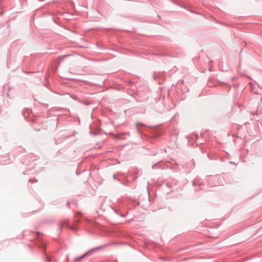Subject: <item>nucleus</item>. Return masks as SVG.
<instances>
[{
	"label": "nucleus",
	"mask_w": 262,
	"mask_h": 262,
	"mask_svg": "<svg viewBox=\"0 0 262 262\" xmlns=\"http://www.w3.org/2000/svg\"><path fill=\"white\" fill-rule=\"evenodd\" d=\"M79 224H81L83 226L86 231L90 233H93L92 229H94L96 226L94 222L84 216H80L78 218L76 222L73 225L70 223L68 219H65L59 223V226L60 230H62L63 228H66L75 231L78 229Z\"/></svg>",
	"instance_id": "obj_1"
},
{
	"label": "nucleus",
	"mask_w": 262,
	"mask_h": 262,
	"mask_svg": "<svg viewBox=\"0 0 262 262\" xmlns=\"http://www.w3.org/2000/svg\"><path fill=\"white\" fill-rule=\"evenodd\" d=\"M136 129L139 134L143 131H147L149 135L148 137L150 140L157 139L163 134V129L159 126H148L142 122H137L135 124Z\"/></svg>",
	"instance_id": "obj_2"
},
{
	"label": "nucleus",
	"mask_w": 262,
	"mask_h": 262,
	"mask_svg": "<svg viewBox=\"0 0 262 262\" xmlns=\"http://www.w3.org/2000/svg\"><path fill=\"white\" fill-rule=\"evenodd\" d=\"M112 208L117 215L123 218L127 217L129 214V211L132 209L131 207H128V204L121 199L118 200L117 203Z\"/></svg>",
	"instance_id": "obj_3"
},
{
	"label": "nucleus",
	"mask_w": 262,
	"mask_h": 262,
	"mask_svg": "<svg viewBox=\"0 0 262 262\" xmlns=\"http://www.w3.org/2000/svg\"><path fill=\"white\" fill-rule=\"evenodd\" d=\"M36 235L34 237L35 245L36 246L38 247L41 250L42 253H43L45 258L48 262H51L53 259V255L52 253H48L46 251V249L47 247V244L45 241L42 239V238L40 236V234H41L40 232H36Z\"/></svg>",
	"instance_id": "obj_4"
},
{
	"label": "nucleus",
	"mask_w": 262,
	"mask_h": 262,
	"mask_svg": "<svg viewBox=\"0 0 262 262\" xmlns=\"http://www.w3.org/2000/svg\"><path fill=\"white\" fill-rule=\"evenodd\" d=\"M107 246V244L103 245L101 246H97L96 247H94L89 250H88L87 252H86L85 253L82 254V255H80L79 256L76 257L74 258V262H80L82 259H83L84 258L89 257L90 255H91L94 252L102 249Z\"/></svg>",
	"instance_id": "obj_5"
},
{
	"label": "nucleus",
	"mask_w": 262,
	"mask_h": 262,
	"mask_svg": "<svg viewBox=\"0 0 262 262\" xmlns=\"http://www.w3.org/2000/svg\"><path fill=\"white\" fill-rule=\"evenodd\" d=\"M219 83L228 85L229 91L231 89V86L229 84H228L227 83L222 82L217 80H215V79L212 78H210L208 79L207 85L209 88L214 87L218 86Z\"/></svg>",
	"instance_id": "obj_6"
},
{
	"label": "nucleus",
	"mask_w": 262,
	"mask_h": 262,
	"mask_svg": "<svg viewBox=\"0 0 262 262\" xmlns=\"http://www.w3.org/2000/svg\"><path fill=\"white\" fill-rule=\"evenodd\" d=\"M168 165L165 163H163L162 161H158L156 163L153 164L151 166L152 169H164L167 168Z\"/></svg>",
	"instance_id": "obj_7"
},
{
	"label": "nucleus",
	"mask_w": 262,
	"mask_h": 262,
	"mask_svg": "<svg viewBox=\"0 0 262 262\" xmlns=\"http://www.w3.org/2000/svg\"><path fill=\"white\" fill-rule=\"evenodd\" d=\"M153 78L154 80L160 79L162 81L164 80V76L163 74L161 73L160 72H154L153 74Z\"/></svg>",
	"instance_id": "obj_8"
},
{
	"label": "nucleus",
	"mask_w": 262,
	"mask_h": 262,
	"mask_svg": "<svg viewBox=\"0 0 262 262\" xmlns=\"http://www.w3.org/2000/svg\"><path fill=\"white\" fill-rule=\"evenodd\" d=\"M96 46L98 48L100 49L112 50V49L111 48H108L106 47L105 45H103L102 43L100 42H97Z\"/></svg>",
	"instance_id": "obj_9"
},
{
	"label": "nucleus",
	"mask_w": 262,
	"mask_h": 262,
	"mask_svg": "<svg viewBox=\"0 0 262 262\" xmlns=\"http://www.w3.org/2000/svg\"><path fill=\"white\" fill-rule=\"evenodd\" d=\"M198 139V135L196 133L191 134L187 136L189 141L190 140H196Z\"/></svg>",
	"instance_id": "obj_10"
},
{
	"label": "nucleus",
	"mask_w": 262,
	"mask_h": 262,
	"mask_svg": "<svg viewBox=\"0 0 262 262\" xmlns=\"http://www.w3.org/2000/svg\"><path fill=\"white\" fill-rule=\"evenodd\" d=\"M5 158L7 159L4 160L0 159V164L5 165L6 164H9L11 162L10 159L8 157V156L6 157Z\"/></svg>",
	"instance_id": "obj_11"
},
{
	"label": "nucleus",
	"mask_w": 262,
	"mask_h": 262,
	"mask_svg": "<svg viewBox=\"0 0 262 262\" xmlns=\"http://www.w3.org/2000/svg\"><path fill=\"white\" fill-rule=\"evenodd\" d=\"M118 180L120 181L122 184L125 186H126L128 183V181L126 180H121L120 179H118Z\"/></svg>",
	"instance_id": "obj_12"
},
{
	"label": "nucleus",
	"mask_w": 262,
	"mask_h": 262,
	"mask_svg": "<svg viewBox=\"0 0 262 262\" xmlns=\"http://www.w3.org/2000/svg\"><path fill=\"white\" fill-rule=\"evenodd\" d=\"M90 133L91 134H93L95 136H96V135H98L100 134V132L98 131V130H95V131H94L92 129H91L90 132Z\"/></svg>",
	"instance_id": "obj_13"
},
{
	"label": "nucleus",
	"mask_w": 262,
	"mask_h": 262,
	"mask_svg": "<svg viewBox=\"0 0 262 262\" xmlns=\"http://www.w3.org/2000/svg\"><path fill=\"white\" fill-rule=\"evenodd\" d=\"M82 100V102H81L83 103L85 105H89L91 104V102L88 101H85V100Z\"/></svg>",
	"instance_id": "obj_14"
},
{
	"label": "nucleus",
	"mask_w": 262,
	"mask_h": 262,
	"mask_svg": "<svg viewBox=\"0 0 262 262\" xmlns=\"http://www.w3.org/2000/svg\"><path fill=\"white\" fill-rule=\"evenodd\" d=\"M71 97H72L74 100H78L79 102H82V100L81 99H78V98L77 96H71Z\"/></svg>",
	"instance_id": "obj_15"
},
{
	"label": "nucleus",
	"mask_w": 262,
	"mask_h": 262,
	"mask_svg": "<svg viewBox=\"0 0 262 262\" xmlns=\"http://www.w3.org/2000/svg\"><path fill=\"white\" fill-rule=\"evenodd\" d=\"M28 181H29V182H30L32 183L37 182V180L35 178L30 179Z\"/></svg>",
	"instance_id": "obj_16"
},
{
	"label": "nucleus",
	"mask_w": 262,
	"mask_h": 262,
	"mask_svg": "<svg viewBox=\"0 0 262 262\" xmlns=\"http://www.w3.org/2000/svg\"><path fill=\"white\" fill-rule=\"evenodd\" d=\"M157 154V151H156V150H153L152 152L148 154V155H151V156H156Z\"/></svg>",
	"instance_id": "obj_17"
},
{
	"label": "nucleus",
	"mask_w": 262,
	"mask_h": 262,
	"mask_svg": "<svg viewBox=\"0 0 262 262\" xmlns=\"http://www.w3.org/2000/svg\"><path fill=\"white\" fill-rule=\"evenodd\" d=\"M148 200L149 202V204H150L152 202V200L150 198L149 193L148 192Z\"/></svg>",
	"instance_id": "obj_18"
},
{
	"label": "nucleus",
	"mask_w": 262,
	"mask_h": 262,
	"mask_svg": "<svg viewBox=\"0 0 262 262\" xmlns=\"http://www.w3.org/2000/svg\"><path fill=\"white\" fill-rule=\"evenodd\" d=\"M70 206V202L68 201L66 204V207H69Z\"/></svg>",
	"instance_id": "obj_19"
},
{
	"label": "nucleus",
	"mask_w": 262,
	"mask_h": 262,
	"mask_svg": "<svg viewBox=\"0 0 262 262\" xmlns=\"http://www.w3.org/2000/svg\"><path fill=\"white\" fill-rule=\"evenodd\" d=\"M117 139H123V138L122 137H121V136L118 135H117Z\"/></svg>",
	"instance_id": "obj_20"
},
{
	"label": "nucleus",
	"mask_w": 262,
	"mask_h": 262,
	"mask_svg": "<svg viewBox=\"0 0 262 262\" xmlns=\"http://www.w3.org/2000/svg\"><path fill=\"white\" fill-rule=\"evenodd\" d=\"M105 30H106V31L107 32H110V31H113V30H112V29H109V28H107V29H106Z\"/></svg>",
	"instance_id": "obj_21"
},
{
	"label": "nucleus",
	"mask_w": 262,
	"mask_h": 262,
	"mask_svg": "<svg viewBox=\"0 0 262 262\" xmlns=\"http://www.w3.org/2000/svg\"><path fill=\"white\" fill-rule=\"evenodd\" d=\"M72 135H67V136H65V138H67V139H68V138H70V137H72Z\"/></svg>",
	"instance_id": "obj_22"
},
{
	"label": "nucleus",
	"mask_w": 262,
	"mask_h": 262,
	"mask_svg": "<svg viewBox=\"0 0 262 262\" xmlns=\"http://www.w3.org/2000/svg\"><path fill=\"white\" fill-rule=\"evenodd\" d=\"M145 109L144 108H143L142 111L140 112L141 113H145Z\"/></svg>",
	"instance_id": "obj_23"
},
{
	"label": "nucleus",
	"mask_w": 262,
	"mask_h": 262,
	"mask_svg": "<svg viewBox=\"0 0 262 262\" xmlns=\"http://www.w3.org/2000/svg\"><path fill=\"white\" fill-rule=\"evenodd\" d=\"M7 97H8V98H11V97H10V94H9V92H8V93H7Z\"/></svg>",
	"instance_id": "obj_24"
},
{
	"label": "nucleus",
	"mask_w": 262,
	"mask_h": 262,
	"mask_svg": "<svg viewBox=\"0 0 262 262\" xmlns=\"http://www.w3.org/2000/svg\"><path fill=\"white\" fill-rule=\"evenodd\" d=\"M161 150L164 151V152L167 153V150L165 148L161 149Z\"/></svg>",
	"instance_id": "obj_25"
},
{
	"label": "nucleus",
	"mask_w": 262,
	"mask_h": 262,
	"mask_svg": "<svg viewBox=\"0 0 262 262\" xmlns=\"http://www.w3.org/2000/svg\"><path fill=\"white\" fill-rule=\"evenodd\" d=\"M80 173H81V172H78V171H76V174L77 175H79Z\"/></svg>",
	"instance_id": "obj_26"
},
{
	"label": "nucleus",
	"mask_w": 262,
	"mask_h": 262,
	"mask_svg": "<svg viewBox=\"0 0 262 262\" xmlns=\"http://www.w3.org/2000/svg\"><path fill=\"white\" fill-rule=\"evenodd\" d=\"M132 220H133V218H132V217L131 219H130L129 220H128L127 221V222H128V223H130V221H131Z\"/></svg>",
	"instance_id": "obj_27"
},
{
	"label": "nucleus",
	"mask_w": 262,
	"mask_h": 262,
	"mask_svg": "<svg viewBox=\"0 0 262 262\" xmlns=\"http://www.w3.org/2000/svg\"><path fill=\"white\" fill-rule=\"evenodd\" d=\"M174 134L175 136H177L178 134V132L176 131V132L174 133Z\"/></svg>",
	"instance_id": "obj_28"
},
{
	"label": "nucleus",
	"mask_w": 262,
	"mask_h": 262,
	"mask_svg": "<svg viewBox=\"0 0 262 262\" xmlns=\"http://www.w3.org/2000/svg\"><path fill=\"white\" fill-rule=\"evenodd\" d=\"M166 185H167V186L168 187L170 188V185H169V184H166Z\"/></svg>",
	"instance_id": "obj_29"
},
{
	"label": "nucleus",
	"mask_w": 262,
	"mask_h": 262,
	"mask_svg": "<svg viewBox=\"0 0 262 262\" xmlns=\"http://www.w3.org/2000/svg\"><path fill=\"white\" fill-rule=\"evenodd\" d=\"M11 90V87L10 86H9V88H8V92L10 91Z\"/></svg>",
	"instance_id": "obj_30"
},
{
	"label": "nucleus",
	"mask_w": 262,
	"mask_h": 262,
	"mask_svg": "<svg viewBox=\"0 0 262 262\" xmlns=\"http://www.w3.org/2000/svg\"><path fill=\"white\" fill-rule=\"evenodd\" d=\"M192 184H193V186H195V182H194V181H193V182Z\"/></svg>",
	"instance_id": "obj_31"
},
{
	"label": "nucleus",
	"mask_w": 262,
	"mask_h": 262,
	"mask_svg": "<svg viewBox=\"0 0 262 262\" xmlns=\"http://www.w3.org/2000/svg\"><path fill=\"white\" fill-rule=\"evenodd\" d=\"M124 134H125V135H129V133H124Z\"/></svg>",
	"instance_id": "obj_32"
},
{
	"label": "nucleus",
	"mask_w": 262,
	"mask_h": 262,
	"mask_svg": "<svg viewBox=\"0 0 262 262\" xmlns=\"http://www.w3.org/2000/svg\"><path fill=\"white\" fill-rule=\"evenodd\" d=\"M113 178H114V179H116V176H115V175H114V176H113Z\"/></svg>",
	"instance_id": "obj_33"
},
{
	"label": "nucleus",
	"mask_w": 262,
	"mask_h": 262,
	"mask_svg": "<svg viewBox=\"0 0 262 262\" xmlns=\"http://www.w3.org/2000/svg\"><path fill=\"white\" fill-rule=\"evenodd\" d=\"M129 84H133V82H132V81H129Z\"/></svg>",
	"instance_id": "obj_34"
},
{
	"label": "nucleus",
	"mask_w": 262,
	"mask_h": 262,
	"mask_svg": "<svg viewBox=\"0 0 262 262\" xmlns=\"http://www.w3.org/2000/svg\"><path fill=\"white\" fill-rule=\"evenodd\" d=\"M32 170V169H31V168H28V169H27V171H28H28H30V170Z\"/></svg>",
	"instance_id": "obj_35"
},
{
	"label": "nucleus",
	"mask_w": 262,
	"mask_h": 262,
	"mask_svg": "<svg viewBox=\"0 0 262 262\" xmlns=\"http://www.w3.org/2000/svg\"><path fill=\"white\" fill-rule=\"evenodd\" d=\"M230 163H231V164H235V163H234L233 162H231V161L230 162Z\"/></svg>",
	"instance_id": "obj_36"
},
{
	"label": "nucleus",
	"mask_w": 262,
	"mask_h": 262,
	"mask_svg": "<svg viewBox=\"0 0 262 262\" xmlns=\"http://www.w3.org/2000/svg\"><path fill=\"white\" fill-rule=\"evenodd\" d=\"M3 0H0V3H2L3 2Z\"/></svg>",
	"instance_id": "obj_37"
},
{
	"label": "nucleus",
	"mask_w": 262,
	"mask_h": 262,
	"mask_svg": "<svg viewBox=\"0 0 262 262\" xmlns=\"http://www.w3.org/2000/svg\"><path fill=\"white\" fill-rule=\"evenodd\" d=\"M68 14V13L67 12H63V14Z\"/></svg>",
	"instance_id": "obj_38"
},
{
	"label": "nucleus",
	"mask_w": 262,
	"mask_h": 262,
	"mask_svg": "<svg viewBox=\"0 0 262 262\" xmlns=\"http://www.w3.org/2000/svg\"><path fill=\"white\" fill-rule=\"evenodd\" d=\"M137 178V177H135V178L133 179V180H135V179H136V178Z\"/></svg>",
	"instance_id": "obj_39"
},
{
	"label": "nucleus",
	"mask_w": 262,
	"mask_h": 262,
	"mask_svg": "<svg viewBox=\"0 0 262 262\" xmlns=\"http://www.w3.org/2000/svg\"><path fill=\"white\" fill-rule=\"evenodd\" d=\"M23 174H26V172L25 171L23 172Z\"/></svg>",
	"instance_id": "obj_40"
},
{
	"label": "nucleus",
	"mask_w": 262,
	"mask_h": 262,
	"mask_svg": "<svg viewBox=\"0 0 262 262\" xmlns=\"http://www.w3.org/2000/svg\"><path fill=\"white\" fill-rule=\"evenodd\" d=\"M69 55H70L67 54V55H66V56H69Z\"/></svg>",
	"instance_id": "obj_41"
},
{
	"label": "nucleus",
	"mask_w": 262,
	"mask_h": 262,
	"mask_svg": "<svg viewBox=\"0 0 262 262\" xmlns=\"http://www.w3.org/2000/svg\"><path fill=\"white\" fill-rule=\"evenodd\" d=\"M159 83L160 84H161V81H159Z\"/></svg>",
	"instance_id": "obj_42"
},
{
	"label": "nucleus",
	"mask_w": 262,
	"mask_h": 262,
	"mask_svg": "<svg viewBox=\"0 0 262 262\" xmlns=\"http://www.w3.org/2000/svg\"><path fill=\"white\" fill-rule=\"evenodd\" d=\"M97 213H98V211L97 210L96 211Z\"/></svg>",
	"instance_id": "obj_43"
},
{
	"label": "nucleus",
	"mask_w": 262,
	"mask_h": 262,
	"mask_svg": "<svg viewBox=\"0 0 262 262\" xmlns=\"http://www.w3.org/2000/svg\"><path fill=\"white\" fill-rule=\"evenodd\" d=\"M39 129H38V128H36V130L38 131Z\"/></svg>",
	"instance_id": "obj_44"
},
{
	"label": "nucleus",
	"mask_w": 262,
	"mask_h": 262,
	"mask_svg": "<svg viewBox=\"0 0 262 262\" xmlns=\"http://www.w3.org/2000/svg\"><path fill=\"white\" fill-rule=\"evenodd\" d=\"M39 129H38V128H36V130L38 131Z\"/></svg>",
	"instance_id": "obj_45"
},
{
	"label": "nucleus",
	"mask_w": 262,
	"mask_h": 262,
	"mask_svg": "<svg viewBox=\"0 0 262 262\" xmlns=\"http://www.w3.org/2000/svg\"><path fill=\"white\" fill-rule=\"evenodd\" d=\"M116 262H118V261H117V260H116Z\"/></svg>",
	"instance_id": "obj_46"
}]
</instances>
